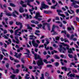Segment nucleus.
I'll return each instance as SVG.
<instances>
[{"instance_id": "f257e3e1", "label": "nucleus", "mask_w": 79, "mask_h": 79, "mask_svg": "<svg viewBox=\"0 0 79 79\" xmlns=\"http://www.w3.org/2000/svg\"><path fill=\"white\" fill-rule=\"evenodd\" d=\"M35 59V60H37V59H39L36 62L38 66H41L42 65H44V63L43 62V60L41 57L39 55H37V54H34Z\"/></svg>"}, {"instance_id": "f03ea898", "label": "nucleus", "mask_w": 79, "mask_h": 79, "mask_svg": "<svg viewBox=\"0 0 79 79\" xmlns=\"http://www.w3.org/2000/svg\"><path fill=\"white\" fill-rule=\"evenodd\" d=\"M70 0L71 2H73L72 3V4L71 5V6H73L74 8H79V6L77 5H76V3H77V4H79V2L77 1H76L75 0Z\"/></svg>"}, {"instance_id": "7ed1b4c3", "label": "nucleus", "mask_w": 79, "mask_h": 79, "mask_svg": "<svg viewBox=\"0 0 79 79\" xmlns=\"http://www.w3.org/2000/svg\"><path fill=\"white\" fill-rule=\"evenodd\" d=\"M39 17L42 18V16L40 15V14L39 13L36 12L35 16L34 17V18H35L36 19H38L39 21H40V20L42 19L39 18Z\"/></svg>"}, {"instance_id": "20e7f679", "label": "nucleus", "mask_w": 79, "mask_h": 79, "mask_svg": "<svg viewBox=\"0 0 79 79\" xmlns=\"http://www.w3.org/2000/svg\"><path fill=\"white\" fill-rule=\"evenodd\" d=\"M47 8H48V6H47V5H45V4L44 3V2H42L41 3V6L40 7V10H42V9H46Z\"/></svg>"}, {"instance_id": "39448f33", "label": "nucleus", "mask_w": 79, "mask_h": 79, "mask_svg": "<svg viewBox=\"0 0 79 79\" xmlns=\"http://www.w3.org/2000/svg\"><path fill=\"white\" fill-rule=\"evenodd\" d=\"M64 46H66L67 47H66V48L67 50H68V52L69 53H73V51H72V49H71V48L69 49V47L68 45H67L66 44H64Z\"/></svg>"}, {"instance_id": "423d86ee", "label": "nucleus", "mask_w": 79, "mask_h": 79, "mask_svg": "<svg viewBox=\"0 0 79 79\" xmlns=\"http://www.w3.org/2000/svg\"><path fill=\"white\" fill-rule=\"evenodd\" d=\"M60 49H59V52H60V53H64V51L63 50H63H64V51H66V48L64 47H63V46H62V45H60Z\"/></svg>"}, {"instance_id": "0eeeda50", "label": "nucleus", "mask_w": 79, "mask_h": 79, "mask_svg": "<svg viewBox=\"0 0 79 79\" xmlns=\"http://www.w3.org/2000/svg\"><path fill=\"white\" fill-rule=\"evenodd\" d=\"M55 25H53L52 26V30L51 31V32H53L52 35H55L56 34H58V33H57L55 31Z\"/></svg>"}, {"instance_id": "6e6552de", "label": "nucleus", "mask_w": 79, "mask_h": 79, "mask_svg": "<svg viewBox=\"0 0 79 79\" xmlns=\"http://www.w3.org/2000/svg\"><path fill=\"white\" fill-rule=\"evenodd\" d=\"M18 55V53L16 52H15V55H14V56H15L17 58H20V56L22 55V54L20 53L19 54L18 56H17Z\"/></svg>"}, {"instance_id": "1a4fd4ad", "label": "nucleus", "mask_w": 79, "mask_h": 79, "mask_svg": "<svg viewBox=\"0 0 79 79\" xmlns=\"http://www.w3.org/2000/svg\"><path fill=\"white\" fill-rule=\"evenodd\" d=\"M31 42L34 47L37 48V47H38V46H39V44H37V43L35 42V40H33L31 41Z\"/></svg>"}, {"instance_id": "9d476101", "label": "nucleus", "mask_w": 79, "mask_h": 79, "mask_svg": "<svg viewBox=\"0 0 79 79\" xmlns=\"http://www.w3.org/2000/svg\"><path fill=\"white\" fill-rule=\"evenodd\" d=\"M34 0H26L25 1V2H27V5L29 6H31V4L30 3V2H34Z\"/></svg>"}, {"instance_id": "9b49d317", "label": "nucleus", "mask_w": 79, "mask_h": 79, "mask_svg": "<svg viewBox=\"0 0 79 79\" xmlns=\"http://www.w3.org/2000/svg\"><path fill=\"white\" fill-rule=\"evenodd\" d=\"M17 14V15H19V14L18 13V12L16 11V10H15L14 12H13V16H14V17H17V16L15 15V14Z\"/></svg>"}, {"instance_id": "f8f14e48", "label": "nucleus", "mask_w": 79, "mask_h": 79, "mask_svg": "<svg viewBox=\"0 0 79 79\" xmlns=\"http://www.w3.org/2000/svg\"><path fill=\"white\" fill-rule=\"evenodd\" d=\"M10 77L12 79H18V78L16 77V75L15 74L10 75Z\"/></svg>"}, {"instance_id": "ddd939ff", "label": "nucleus", "mask_w": 79, "mask_h": 79, "mask_svg": "<svg viewBox=\"0 0 79 79\" xmlns=\"http://www.w3.org/2000/svg\"><path fill=\"white\" fill-rule=\"evenodd\" d=\"M15 24L16 25H17V26H19V25L20 27H21V26L23 27V24L22 23L19 22H16Z\"/></svg>"}, {"instance_id": "4468645a", "label": "nucleus", "mask_w": 79, "mask_h": 79, "mask_svg": "<svg viewBox=\"0 0 79 79\" xmlns=\"http://www.w3.org/2000/svg\"><path fill=\"white\" fill-rule=\"evenodd\" d=\"M23 17H27L26 18V19H29V15L26 14H24L23 15Z\"/></svg>"}, {"instance_id": "2eb2a0df", "label": "nucleus", "mask_w": 79, "mask_h": 79, "mask_svg": "<svg viewBox=\"0 0 79 79\" xmlns=\"http://www.w3.org/2000/svg\"><path fill=\"white\" fill-rule=\"evenodd\" d=\"M19 11L20 13H23L24 11V10L23 9V8L20 7L19 9Z\"/></svg>"}, {"instance_id": "dca6fc26", "label": "nucleus", "mask_w": 79, "mask_h": 79, "mask_svg": "<svg viewBox=\"0 0 79 79\" xmlns=\"http://www.w3.org/2000/svg\"><path fill=\"white\" fill-rule=\"evenodd\" d=\"M43 13H45V14H48V13H51L52 12L50 10H44Z\"/></svg>"}, {"instance_id": "f3484780", "label": "nucleus", "mask_w": 79, "mask_h": 79, "mask_svg": "<svg viewBox=\"0 0 79 79\" xmlns=\"http://www.w3.org/2000/svg\"><path fill=\"white\" fill-rule=\"evenodd\" d=\"M46 24H47V25H48V24L47 23H44L43 24V26L42 27V28L44 30H45V26H46Z\"/></svg>"}, {"instance_id": "a211bd4d", "label": "nucleus", "mask_w": 79, "mask_h": 79, "mask_svg": "<svg viewBox=\"0 0 79 79\" xmlns=\"http://www.w3.org/2000/svg\"><path fill=\"white\" fill-rule=\"evenodd\" d=\"M58 5V3L56 2V5L53 6H51V8L52 9H56V6Z\"/></svg>"}, {"instance_id": "6ab92c4d", "label": "nucleus", "mask_w": 79, "mask_h": 79, "mask_svg": "<svg viewBox=\"0 0 79 79\" xmlns=\"http://www.w3.org/2000/svg\"><path fill=\"white\" fill-rule=\"evenodd\" d=\"M28 76H29V75L28 74H27L26 75L25 77V79H29L30 78V77H28Z\"/></svg>"}, {"instance_id": "aec40b11", "label": "nucleus", "mask_w": 79, "mask_h": 79, "mask_svg": "<svg viewBox=\"0 0 79 79\" xmlns=\"http://www.w3.org/2000/svg\"><path fill=\"white\" fill-rule=\"evenodd\" d=\"M19 72V70L18 69H16V71L15 70L14 71V73L18 74Z\"/></svg>"}, {"instance_id": "412c9836", "label": "nucleus", "mask_w": 79, "mask_h": 79, "mask_svg": "<svg viewBox=\"0 0 79 79\" xmlns=\"http://www.w3.org/2000/svg\"><path fill=\"white\" fill-rule=\"evenodd\" d=\"M30 37H32V38H33V39H37V37L33 35H30Z\"/></svg>"}, {"instance_id": "4be33fe9", "label": "nucleus", "mask_w": 79, "mask_h": 79, "mask_svg": "<svg viewBox=\"0 0 79 79\" xmlns=\"http://www.w3.org/2000/svg\"><path fill=\"white\" fill-rule=\"evenodd\" d=\"M7 16H11V14L10 12H8V13H5Z\"/></svg>"}, {"instance_id": "5701e85b", "label": "nucleus", "mask_w": 79, "mask_h": 79, "mask_svg": "<svg viewBox=\"0 0 79 79\" xmlns=\"http://www.w3.org/2000/svg\"><path fill=\"white\" fill-rule=\"evenodd\" d=\"M61 69L62 70L64 69L65 71H67V68L66 67H62Z\"/></svg>"}, {"instance_id": "b1692460", "label": "nucleus", "mask_w": 79, "mask_h": 79, "mask_svg": "<svg viewBox=\"0 0 79 79\" xmlns=\"http://www.w3.org/2000/svg\"><path fill=\"white\" fill-rule=\"evenodd\" d=\"M27 29H30V30H32V28L29 25H27Z\"/></svg>"}, {"instance_id": "393cba45", "label": "nucleus", "mask_w": 79, "mask_h": 79, "mask_svg": "<svg viewBox=\"0 0 79 79\" xmlns=\"http://www.w3.org/2000/svg\"><path fill=\"white\" fill-rule=\"evenodd\" d=\"M69 76H70V77H75V74H71L69 75Z\"/></svg>"}, {"instance_id": "a878e982", "label": "nucleus", "mask_w": 79, "mask_h": 79, "mask_svg": "<svg viewBox=\"0 0 79 79\" xmlns=\"http://www.w3.org/2000/svg\"><path fill=\"white\" fill-rule=\"evenodd\" d=\"M2 23L3 24V25H4V27H8V25H5V23L3 22H2Z\"/></svg>"}, {"instance_id": "bb28decb", "label": "nucleus", "mask_w": 79, "mask_h": 79, "mask_svg": "<svg viewBox=\"0 0 79 79\" xmlns=\"http://www.w3.org/2000/svg\"><path fill=\"white\" fill-rule=\"evenodd\" d=\"M68 56H69L70 58H73V56L72 54H69L68 55Z\"/></svg>"}, {"instance_id": "cd10ccee", "label": "nucleus", "mask_w": 79, "mask_h": 79, "mask_svg": "<svg viewBox=\"0 0 79 79\" xmlns=\"http://www.w3.org/2000/svg\"><path fill=\"white\" fill-rule=\"evenodd\" d=\"M43 61L44 63H45L46 64H48V62L47 61V60L46 59H44L43 60Z\"/></svg>"}, {"instance_id": "c85d7f7f", "label": "nucleus", "mask_w": 79, "mask_h": 79, "mask_svg": "<svg viewBox=\"0 0 79 79\" xmlns=\"http://www.w3.org/2000/svg\"><path fill=\"white\" fill-rule=\"evenodd\" d=\"M16 41H15V43L17 44H19V43H20V41H19V40H16Z\"/></svg>"}, {"instance_id": "c756f323", "label": "nucleus", "mask_w": 79, "mask_h": 79, "mask_svg": "<svg viewBox=\"0 0 79 79\" xmlns=\"http://www.w3.org/2000/svg\"><path fill=\"white\" fill-rule=\"evenodd\" d=\"M10 5L11 6H12L13 7H15L16 6L14 4H13L12 3H10Z\"/></svg>"}, {"instance_id": "7c9ffc66", "label": "nucleus", "mask_w": 79, "mask_h": 79, "mask_svg": "<svg viewBox=\"0 0 79 79\" xmlns=\"http://www.w3.org/2000/svg\"><path fill=\"white\" fill-rule=\"evenodd\" d=\"M54 65L56 67L58 66V65H59V63L58 62H56L54 63Z\"/></svg>"}, {"instance_id": "2f4dec72", "label": "nucleus", "mask_w": 79, "mask_h": 79, "mask_svg": "<svg viewBox=\"0 0 79 79\" xmlns=\"http://www.w3.org/2000/svg\"><path fill=\"white\" fill-rule=\"evenodd\" d=\"M54 58L56 59H60V57L56 55H55L54 56Z\"/></svg>"}, {"instance_id": "473e14b6", "label": "nucleus", "mask_w": 79, "mask_h": 79, "mask_svg": "<svg viewBox=\"0 0 79 79\" xmlns=\"http://www.w3.org/2000/svg\"><path fill=\"white\" fill-rule=\"evenodd\" d=\"M58 14L61 16H62L63 17H64V18H65V16H64V15L61 14L60 13H58Z\"/></svg>"}, {"instance_id": "72a5a7b5", "label": "nucleus", "mask_w": 79, "mask_h": 79, "mask_svg": "<svg viewBox=\"0 0 79 79\" xmlns=\"http://www.w3.org/2000/svg\"><path fill=\"white\" fill-rule=\"evenodd\" d=\"M46 42H47L46 43V44H49V40H48V39H46Z\"/></svg>"}, {"instance_id": "f704fd0d", "label": "nucleus", "mask_w": 79, "mask_h": 79, "mask_svg": "<svg viewBox=\"0 0 79 79\" xmlns=\"http://www.w3.org/2000/svg\"><path fill=\"white\" fill-rule=\"evenodd\" d=\"M21 61H22V62L23 63H24L25 60L24 58H22V59H21Z\"/></svg>"}, {"instance_id": "c9c22d12", "label": "nucleus", "mask_w": 79, "mask_h": 79, "mask_svg": "<svg viewBox=\"0 0 79 79\" xmlns=\"http://www.w3.org/2000/svg\"><path fill=\"white\" fill-rule=\"evenodd\" d=\"M45 76H47V77H48V76H49V73L47 72L45 73Z\"/></svg>"}, {"instance_id": "e433bc0d", "label": "nucleus", "mask_w": 79, "mask_h": 79, "mask_svg": "<svg viewBox=\"0 0 79 79\" xmlns=\"http://www.w3.org/2000/svg\"><path fill=\"white\" fill-rule=\"evenodd\" d=\"M3 16V13H1L0 15V19L2 20V17Z\"/></svg>"}, {"instance_id": "4c0bfd02", "label": "nucleus", "mask_w": 79, "mask_h": 79, "mask_svg": "<svg viewBox=\"0 0 79 79\" xmlns=\"http://www.w3.org/2000/svg\"><path fill=\"white\" fill-rule=\"evenodd\" d=\"M1 51L2 52H7V51L4 49H3V48H1Z\"/></svg>"}, {"instance_id": "58836bf2", "label": "nucleus", "mask_w": 79, "mask_h": 79, "mask_svg": "<svg viewBox=\"0 0 79 79\" xmlns=\"http://www.w3.org/2000/svg\"><path fill=\"white\" fill-rule=\"evenodd\" d=\"M67 39L66 38L64 39V42H69V41L68 40H67Z\"/></svg>"}, {"instance_id": "ea45409f", "label": "nucleus", "mask_w": 79, "mask_h": 79, "mask_svg": "<svg viewBox=\"0 0 79 79\" xmlns=\"http://www.w3.org/2000/svg\"><path fill=\"white\" fill-rule=\"evenodd\" d=\"M2 36L3 37H4V39H8V37H7V36H6V35H2Z\"/></svg>"}, {"instance_id": "a19ab883", "label": "nucleus", "mask_w": 79, "mask_h": 79, "mask_svg": "<svg viewBox=\"0 0 79 79\" xmlns=\"http://www.w3.org/2000/svg\"><path fill=\"white\" fill-rule=\"evenodd\" d=\"M47 68H51V67H52V65L50 64L47 65Z\"/></svg>"}, {"instance_id": "79ce46f5", "label": "nucleus", "mask_w": 79, "mask_h": 79, "mask_svg": "<svg viewBox=\"0 0 79 79\" xmlns=\"http://www.w3.org/2000/svg\"><path fill=\"white\" fill-rule=\"evenodd\" d=\"M61 33H64V34H66V31H61Z\"/></svg>"}, {"instance_id": "37998d69", "label": "nucleus", "mask_w": 79, "mask_h": 79, "mask_svg": "<svg viewBox=\"0 0 79 79\" xmlns=\"http://www.w3.org/2000/svg\"><path fill=\"white\" fill-rule=\"evenodd\" d=\"M22 28H23V27H22V26L20 27V28L17 30L18 31H21V30L22 29Z\"/></svg>"}, {"instance_id": "c03bdc74", "label": "nucleus", "mask_w": 79, "mask_h": 79, "mask_svg": "<svg viewBox=\"0 0 79 79\" xmlns=\"http://www.w3.org/2000/svg\"><path fill=\"white\" fill-rule=\"evenodd\" d=\"M0 59L1 60H2V58H3V55H0Z\"/></svg>"}, {"instance_id": "a18cd8bd", "label": "nucleus", "mask_w": 79, "mask_h": 79, "mask_svg": "<svg viewBox=\"0 0 79 79\" xmlns=\"http://www.w3.org/2000/svg\"><path fill=\"white\" fill-rule=\"evenodd\" d=\"M6 66L7 68H9V64L7 63L6 65Z\"/></svg>"}, {"instance_id": "49530a36", "label": "nucleus", "mask_w": 79, "mask_h": 79, "mask_svg": "<svg viewBox=\"0 0 79 79\" xmlns=\"http://www.w3.org/2000/svg\"><path fill=\"white\" fill-rule=\"evenodd\" d=\"M17 33H18V31L16 30L15 31V35H17Z\"/></svg>"}, {"instance_id": "de8ad7c7", "label": "nucleus", "mask_w": 79, "mask_h": 79, "mask_svg": "<svg viewBox=\"0 0 79 79\" xmlns=\"http://www.w3.org/2000/svg\"><path fill=\"white\" fill-rule=\"evenodd\" d=\"M8 31H9L11 33H13V31L12 30L8 29Z\"/></svg>"}, {"instance_id": "09e8293b", "label": "nucleus", "mask_w": 79, "mask_h": 79, "mask_svg": "<svg viewBox=\"0 0 79 79\" xmlns=\"http://www.w3.org/2000/svg\"><path fill=\"white\" fill-rule=\"evenodd\" d=\"M56 11L58 13H62V11L61 10H57Z\"/></svg>"}, {"instance_id": "8fccbe9b", "label": "nucleus", "mask_w": 79, "mask_h": 79, "mask_svg": "<svg viewBox=\"0 0 79 79\" xmlns=\"http://www.w3.org/2000/svg\"><path fill=\"white\" fill-rule=\"evenodd\" d=\"M53 47H55V48H57V47H58V46H56V45L55 44L53 45Z\"/></svg>"}, {"instance_id": "3c124183", "label": "nucleus", "mask_w": 79, "mask_h": 79, "mask_svg": "<svg viewBox=\"0 0 79 79\" xmlns=\"http://www.w3.org/2000/svg\"><path fill=\"white\" fill-rule=\"evenodd\" d=\"M56 40H58L60 39V37L58 36H57L56 37Z\"/></svg>"}, {"instance_id": "603ef678", "label": "nucleus", "mask_w": 79, "mask_h": 79, "mask_svg": "<svg viewBox=\"0 0 79 79\" xmlns=\"http://www.w3.org/2000/svg\"><path fill=\"white\" fill-rule=\"evenodd\" d=\"M76 13L77 14H78L79 13V9H77L76 10Z\"/></svg>"}, {"instance_id": "864d4df0", "label": "nucleus", "mask_w": 79, "mask_h": 79, "mask_svg": "<svg viewBox=\"0 0 79 79\" xmlns=\"http://www.w3.org/2000/svg\"><path fill=\"white\" fill-rule=\"evenodd\" d=\"M9 57L10 58V59L11 60H14V58H13V57L9 56Z\"/></svg>"}, {"instance_id": "5fc2aeb1", "label": "nucleus", "mask_w": 79, "mask_h": 79, "mask_svg": "<svg viewBox=\"0 0 79 79\" xmlns=\"http://www.w3.org/2000/svg\"><path fill=\"white\" fill-rule=\"evenodd\" d=\"M14 62H15L16 63H19V61L16 60H14Z\"/></svg>"}, {"instance_id": "6e6d98bb", "label": "nucleus", "mask_w": 79, "mask_h": 79, "mask_svg": "<svg viewBox=\"0 0 79 79\" xmlns=\"http://www.w3.org/2000/svg\"><path fill=\"white\" fill-rule=\"evenodd\" d=\"M3 33L4 34H6L7 33V31L6 30H4V31H3Z\"/></svg>"}, {"instance_id": "4d7b16f0", "label": "nucleus", "mask_w": 79, "mask_h": 79, "mask_svg": "<svg viewBox=\"0 0 79 79\" xmlns=\"http://www.w3.org/2000/svg\"><path fill=\"white\" fill-rule=\"evenodd\" d=\"M56 20H58L59 21H60V19L58 17H56Z\"/></svg>"}, {"instance_id": "13d9d810", "label": "nucleus", "mask_w": 79, "mask_h": 79, "mask_svg": "<svg viewBox=\"0 0 79 79\" xmlns=\"http://www.w3.org/2000/svg\"><path fill=\"white\" fill-rule=\"evenodd\" d=\"M22 6L23 7H25V8H26V7H27V5L26 4H23L22 5Z\"/></svg>"}, {"instance_id": "bf43d9fd", "label": "nucleus", "mask_w": 79, "mask_h": 79, "mask_svg": "<svg viewBox=\"0 0 79 79\" xmlns=\"http://www.w3.org/2000/svg\"><path fill=\"white\" fill-rule=\"evenodd\" d=\"M38 26L39 27H42V24H40L39 25H38Z\"/></svg>"}, {"instance_id": "052dcab7", "label": "nucleus", "mask_w": 79, "mask_h": 79, "mask_svg": "<svg viewBox=\"0 0 79 79\" xmlns=\"http://www.w3.org/2000/svg\"><path fill=\"white\" fill-rule=\"evenodd\" d=\"M9 24H10V25H12V24H13V21H10L9 22Z\"/></svg>"}, {"instance_id": "680f3d73", "label": "nucleus", "mask_w": 79, "mask_h": 79, "mask_svg": "<svg viewBox=\"0 0 79 79\" xmlns=\"http://www.w3.org/2000/svg\"><path fill=\"white\" fill-rule=\"evenodd\" d=\"M76 20L78 22H79V18H78V17H76Z\"/></svg>"}, {"instance_id": "e2e57ef3", "label": "nucleus", "mask_w": 79, "mask_h": 79, "mask_svg": "<svg viewBox=\"0 0 79 79\" xmlns=\"http://www.w3.org/2000/svg\"><path fill=\"white\" fill-rule=\"evenodd\" d=\"M35 32L37 33H40V31L39 30H35Z\"/></svg>"}, {"instance_id": "0e129e2a", "label": "nucleus", "mask_w": 79, "mask_h": 79, "mask_svg": "<svg viewBox=\"0 0 79 79\" xmlns=\"http://www.w3.org/2000/svg\"><path fill=\"white\" fill-rule=\"evenodd\" d=\"M74 37V34H72L71 35V39H73Z\"/></svg>"}, {"instance_id": "69168bd1", "label": "nucleus", "mask_w": 79, "mask_h": 79, "mask_svg": "<svg viewBox=\"0 0 79 79\" xmlns=\"http://www.w3.org/2000/svg\"><path fill=\"white\" fill-rule=\"evenodd\" d=\"M43 53L44 55H46L47 54V52H46V51H44Z\"/></svg>"}, {"instance_id": "338daca9", "label": "nucleus", "mask_w": 79, "mask_h": 79, "mask_svg": "<svg viewBox=\"0 0 79 79\" xmlns=\"http://www.w3.org/2000/svg\"><path fill=\"white\" fill-rule=\"evenodd\" d=\"M39 23V22L37 21H35V24H37Z\"/></svg>"}, {"instance_id": "774afa93", "label": "nucleus", "mask_w": 79, "mask_h": 79, "mask_svg": "<svg viewBox=\"0 0 79 79\" xmlns=\"http://www.w3.org/2000/svg\"><path fill=\"white\" fill-rule=\"evenodd\" d=\"M39 48H41L42 47H44V45H40L39 47Z\"/></svg>"}]
</instances>
